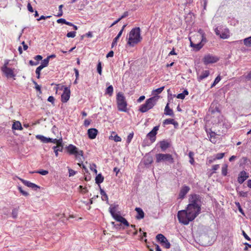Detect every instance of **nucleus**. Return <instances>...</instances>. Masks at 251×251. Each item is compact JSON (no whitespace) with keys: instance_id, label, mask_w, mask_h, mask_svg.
Instances as JSON below:
<instances>
[{"instance_id":"obj_1","label":"nucleus","mask_w":251,"mask_h":251,"mask_svg":"<svg viewBox=\"0 0 251 251\" xmlns=\"http://www.w3.org/2000/svg\"><path fill=\"white\" fill-rule=\"evenodd\" d=\"M201 207L192 205H188L186 210L179 211L177 218L179 223L185 225L193 221L201 213Z\"/></svg>"},{"instance_id":"obj_2","label":"nucleus","mask_w":251,"mask_h":251,"mask_svg":"<svg viewBox=\"0 0 251 251\" xmlns=\"http://www.w3.org/2000/svg\"><path fill=\"white\" fill-rule=\"evenodd\" d=\"M141 30L139 27H135L131 29L129 33L127 44L130 47H134L140 42L142 39L141 36Z\"/></svg>"},{"instance_id":"obj_3","label":"nucleus","mask_w":251,"mask_h":251,"mask_svg":"<svg viewBox=\"0 0 251 251\" xmlns=\"http://www.w3.org/2000/svg\"><path fill=\"white\" fill-rule=\"evenodd\" d=\"M159 97V96H154L147 100L146 102L140 106L139 111L145 113L151 109L155 104Z\"/></svg>"},{"instance_id":"obj_4","label":"nucleus","mask_w":251,"mask_h":251,"mask_svg":"<svg viewBox=\"0 0 251 251\" xmlns=\"http://www.w3.org/2000/svg\"><path fill=\"white\" fill-rule=\"evenodd\" d=\"M116 101L119 111L122 112L127 111V102L126 98L122 93L119 92L117 94Z\"/></svg>"},{"instance_id":"obj_5","label":"nucleus","mask_w":251,"mask_h":251,"mask_svg":"<svg viewBox=\"0 0 251 251\" xmlns=\"http://www.w3.org/2000/svg\"><path fill=\"white\" fill-rule=\"evenodd\" d=\"M66 150L71 155H74L75 158L79 162L82 161L83 152L82 150H79L75 146L70 144L66 148Z\"/></svg>"},{"instance_id":"obj_6","label":"nucleus","mask_w":251,"mask_h":251,"mask_svg":"<svg viewBox=\"0 0 251 251\" xmlns=\"http://www.w3.org/2000/svg\"><path fill=\"white\" fill-rule=\"evenodd\" d=\"M156 162L160 163L161 162H168L170 164L174 162V159L172 155L168 153H157L155 155Z\"/></svg>"},{"instance_id":"obj_7","label":"nucleus","mask_w":251,"mask_h":251,"mask_svg":"<svg viewBox=\"0 0 251 251\" xmlns=\"http://www.w3.org/2000/svg\"><path fill=\"white\" fill-rule=\"evenodd\" d=\"M189 204L193 206L201 207V197L197 194L191 195L189 199Z\"/></svg>"},{"instance_id":"obj_8","label":"nucleus","mask_w":251,"mask_h":251,"mask_svg":"<svg viewBox=\"0 0 251 251\" xmlns=\"http://www.w3.org/2000/svg\"><path fill=\"white\" fill-rule=\"evenodd\" d=\"M0 70L7 78H14L15 79L14 77L16 75L14 72V69H11L6 66H2Z\"/></svg>"},{"instance_id":"obj_9","label":"nucleus","mask_w":251,"mask_h":251,"mask_svg":"<svg viewBox=\"0 0 251 251\" xmlns=\"http://www.w3.org/2000/svg\"><path fill=\"white\" fill-rule=\"evenodd\" d=\"M202 60L205 65H208L217 62L219 60V58L212 54H208L204 56Z\"/></svg>"},{"instance_id":"obj_10","label":"nucleus","mask_w":251,"mask_h":251,"mask_svg":"<svg viewBox=\"0 0 251 251\" xmlns=\"http://www.w3.org/2000/svg\"><path fill=\"white\" fill-rule=\"evenodd\" d=\"M156 238L158 241L160 242L162 246L166 249H169L171 245L167 238L162 234H158L156 236Z\"/></svg>"},{"instance_id":"obj_11","label":"nucleus","mask_w":251,"mask_h":251,"mask_svg":"<svg viewBox=\"0 0 251 251\" xmlns=\"http://www.w3.org/2000/svg\"><path fill=\"white\" fill-rule=\"evenodd\" d=\"M71 91L70 88L67 87H64L63 93L61 95V101L62 102H67L70 97Z\"/></svg>"},{"instance_id":"obj_12","label":"nucleus","mask_w":251,"mask_h":251,"mask_svg":"<svg viewBox=\"0 0 251 251\" xmlns=\"http://www.w3.org/2000/svg\"><path fill=\"white\" fill-rule=\"evenodd\" d=\"M19 179L26 186L28 187H29L31 189H32L34 190H37V189H39L40 188L39 186L37 185L36 184L32 183L30 181L24 180L22 178H19Z\"/></svg>"},{"instance_id":"obj_13","label":"nucleus","mask_w":251,"mask_h":251,"mask_svg":"<svg viewBox=\"0 0 251 251\" xmlns=\"http://www.w3.org/2000/svg\"><path fill=\"white\" fill-rule=\"evenodd\" d=\"M249 176L248 174L244 171H241L238 177V182L240 184L243 183L248 178Z\"/></svg>"},{"instance_id":"obj_14","label":"nucleus","mask_w":251,"mask_h":251,"mask_svg":"<svg viewBox=\"0 0 251 251\" xmlns=\"http://www.w3.org/2000/svg\"><path fill=\"white\" fill-rule=\"evenodd\" d=\"M204 32L201 29H200L198 31V34L194 36L193 37V39L195 37L198 38H200L201 39V41L200 43H202V46L204 45V44L206 42L207 40L206 38L204 36Z\"/></svg>"},{"instance_id":"obj_15","label":"nucleus","mask_w":251,"mask_h":251,"mask_svg":"<svg viewBox=\"0 0 251 251\" xmlns=\"http://www.w3.org/2000/svg\"><path fill=\"white\" fill-rule=\"evenodd\" d=\"M189 40L190 41L191 47L193 48L196 51H198L202 48V43L198 42L197 43H194L192 40V37H190Z\"/></svg>"},{"instance_id":"obj_16","label":"nucleus","mask_w":251,"mask_h":251,"mask_svg":"<svg viewBox=\"0 0 251 251\" xmlns=\"http://www.w3.org/2000/svg\"><path fill=\"white\" fill-rule=\"evenodd\" d=\"M98 131L96 128H90L88 130V135L90 139H94L96 138L98 134Z\"/></svg>"},{"instance_id":"obj_17","label":"nucleus","mask_w":251,"mask_h":251,"mask_svg":"<svg viewBox=\"0 0 251 251\" xmlns=\"http://www.w3.org/2000/svg\"><path fill=\"white\" fill-rule=\"evenodd\" d=\"M190 190L189 187L187 186H183L179 194V198L180 199H183L185 195L189 192Z\"/></svg>"},{"instance_id":"obj_18","label":"nucleus","mask_w":251,"mask_h":251,"mask_svg":"<svg viewBox=\"0 0 251 251\" xmlns=\"http://www.w3.org/2000/svg\"><path fill=\"white\" fill-rule=\"evenodd\" d=\"M135 210L137 213V215L136 216V218L138 220L143 219L145 214L143 210L139 207H136Z\"/></svg>"},{"instance_id":"obj_19","label":"nucleus","mask_w":251,"mask_h":251,"mask_svg":"<svg viewBox=\"0 0 251 251\" xmlns=\"http://www.w3.org/2000/svg\"><path fill=\"white\" fill-rule=\"evenodd\" d=\"M159 144L160 147L162 151H166L170 147L169 143L166 140H163L160 141L159 142Z\"/></svg>"},{"instance_id":"obj_20","label":"nucleus","mask_w":251,"mask_h":251,"mask_svg":"<svg viewBox=\"0 0 251 251\" xmlns=\"http://www.w3.org/2000/svg\"><path fill=\"white\" fill-rule=\"evenodd\" d=\"M210 73L208 70L203 71L201 74L198 76V80L201 81L203 79L207 77L209 75Z\"/></svg>"},{"instance_id":"obj_21","label":"nucleus","mask_w":251,"mask_h":251,"mask_svg":"<svg viewBox=\"0 0 251 251\" xmlns=\"http://www.w3.org/2000/svg\"><path fill=\"white\" fill-rule=\"evenodd\" d=\"M36 138L40 140L41 142L44 143H50V141L51 140L50 138H47L41 135H37L36 136Z\"/></svg>"},{"instance_id":"obj_22","label":"nucleus","mask_w":251,"mask_h":251,"mask_svg":"<svg viewBox=\"0 0 251 251\" xmlns=\"http://www.w3.org/2000/svg\"><path fill=\"white\" fill-rule=\"evenodd\" d=\"M164 114L166 115H169L170 116H173L174 115L173 110L170 109L169 107V103L167 104L165 108Z\"/></svg>"},{"instance_id":"obj_23","label":"nucleus","mask_w":251,"mask_h":251,"mask_svg":"<svg viewBox=\"0 0 251 251\" xmlns=\"http://www.w3.org/2000/svg\"><path fill=\"white\" fill-rule=\"evenodd\" d=\"M12 129L14 130H22L23 128L21 123L19 121L14 122L12 125Z\"/></svg>"},{"instance_id":"obj_24","label":"nucleus","mask_w":251,"mask_h":251,"mask_svg":"<svg viewBox=\"0 0 251 251\" xmlns=\"http://www.w3.org/2000/svg\"><path fill=\"white\" fill-rule=\"evenodd\" d=\"M128 15V13L127 11H126V12H125L124 13V14L119 18L117 20H116L115 21H114L112 24L110 25V27H112L114 25H116V24H117L118 22H119L122 19L126 18V17H127V16Z\"/></svg>"},{"instance_id":"obj_25","label":"nucleus","mask_w":251,"mask_h":251,"mask_svg":"<svg viewBox=\"0 0 251 251\" xmlns=\"http://www.w3.org/2000/svg\"><path fill=\"white\" fill-rule=\"evenodd\" d=\"M122 34V30H121L119 31V32L118 33L117 36L114 39V40L112 42V45H111L112 48H113L114 46H115L117 45V41L118 40L119 38L121 36Z\"/></svg>"},{"instance_id":"obj_26","label":"nucleus","mask_w":251,"mask_h":251,"mask_svg":"<svg viewBox=\"0 0 251 251\" xmlns=\"http://www.w3.org/2000/svg\"><path fill=\"white\" fill-rule=\"evenodd\" d=\"M152 161H153L152 157L150 155L146 156L144 158V162L145 165H150V164H151Z\"/></svg>"},{"instance_id":"obj_27","label":"nucleus","mask_w":251,"mask_h":251,"mask_svg":"<svg viewBox=\"0 0 251 251\" xmlns=\"http://www.w3.org/2000/svg\"><path fill=\"white\" fill-rule=\"evenodd\" d=\"M50 139H51V140L50 141V142L56 144H57L56 146H58V147L62 146V138H60L59 139L50 138Z\"/></svg>"},{"instance_id":"obj_28","label":"nucleus","mask_w":251,"mask_h":251,"mask_svg":"<svg viewBox=\"0 0 251 251\" xmlns=\"http://www.w3.org/2000/svg\"><path fill=\"white\" fill-rule=\"evenodd\" d=\"M156 133L154 131H150L147 135V136L150 138L151 142H154L155 141V135H156Z\"/></svg>"},{"instance_id":"obj_29","label":"nucleus","mask_w":251,"mask_h":251,"mask_svg":"<svg viewBox=\"0 0 251 251\" xmlns=\"http://www.w3.org/2000/svg\"><path fill=\"white\" fill-rule=\"evenodd\" d=\"M104 177L102 176L101 174L98 175L95 178L96 183L98 184L102 183Z\"/></svg>"},{"instance_id":"obj_30","label":"nucleus","mask_w":251,"mask_h":251,"mask_svg":"<svg viewBox=\"0 0 251 251\" xmlns=\"http://www.w3.org/2000/svg\"><path fill=\"white\" fill-rule=\"evenodd\" d=\"M113 93V87L112 85L109 86L106 89L105 94H108L109 96H111Z\"/></svg>"},{"instance_id":"obj_31","label":"nucleus","mask_w":251,"mask_h":251,"mask_svg":"<svg viewBox=\"0 0 251 251\" xmlns=\"http://www.w3.org/2000/svg\"><path fill=\"white\" fill-rule=\"evenodd\" d=\"M100 195H101V198L103 201H108V196L103 190L100 188Z\"/></svg>"},{"instance_id":"obj_32","label":"nucleus","mask_w":251,"mask_h":251,"mask_svg":"<svg viewBox=\"0 0 251 251\" xmlns=\"http://www.w3.org/2000/svg\"><path fill=\"white\" fill-rule=\"evenodd\" d=\"M49 62V60H48V58H46L42 61L41 64L39 66L42 69H43L44 68L47 67L48 65Z\"/></svg>"},{"instance_id":"obj_33","label":"nucleus","mask_w":251,"mask_h":251,"mask_svg":"<svg viewBox=\"0 0 251 251\" xmlns=\"http://www.w3.org/2000/svg\"><path fill=\"white\" fill-rule=\"evenodd\" d=\"M18 211H19V207L14 208L13 209L12 211V216L14 219H16L17 218Z\"/></svg>"},{"instance_id":"obj_34","label":"nucleus","mask_w":251,"mask_h":251,"mask_svg":"<svg viewBox=\"0 0 251 251\" xmlns=\"http://www.w3.org/2000/svg\"><path fill=\"white\" fill-rule=\"evenodd\" d=\"M176 122H175L174 119H167L164 120L163 122V124L165 125L173 124L175 125Z\"/></svg>"},{"instance_id":"obj_35","label":"nucleus","mask_w":251,"mask_h":251,"mask_svg":"<svg viewBox=\"0 0 251 251\" xmlns=\"http://www.w3.org/2000/svg\"><path fill=\"white\" fill-rule=\"evenodd\" d=\"M164 86H162L161 87L157 88V89H156L155 90H153L152 92V94L153 95H156L155 93H156L157 94H159L161 93L162 92V91L164 90Z\"/></svg>"},{"instance_id":"obj_36","label":"nucleus","mask_w":251,"mask_h":251,"mask_svg":"<svg viewBox=\"0 0 251 251\" xmlns=\"http://www.w3.org/2000/svg\"><path fill=\"white\" fill-rule=\"evenodd\" d=\"M244 43L246 46L251 47V36L244 40Z\"/></svg>"},{"instance_id":"obj_37","label":"nucleus","mask_w":251,"mask_h":251,"mask_svg":"<svg viewBox=\"0 0 251 251\" xmlns=\"http://www.w3.org/2000/svg\"><path fill=\"white\" fill-rule=\"evenodd\" d=\"M227 173V165L226 164H224L222 168V174L226 176Z\"/></svg>"},{"instance_id":"obj_38","label":"nucleus","mask_w":251,"mask_h":251,"mask_svg":"<svg viewBox=\"0 0 251 251\" xmlns=\"http://www.w3.org/2000/svg\"><path fill=\"white\" fill-rule=\"evenodd\" d=\"M189 157L190 158L189 162L191 164H193L194 163V153L192 151H190L188 154Z\"/></svg>"},{"instance_id":"obj_39","label":"nucleus","mask_w":251,"mask_h":251,"mask_svg":"<svg viewBox=\"0 0 251 251\" xmlns=\"http://www.w3.org/2000/svg\"><path fill=\"white\" fill-rule=\"evenodd\" d=\"M109 138L114 140L116 142L121 141V138L117 134L115 135L114 136H111Z\"/></svg>"},{"instance_id":"obj_40","label":"nucleus","mask_w":251,"mask_h":251,"mask_svg":"<svg viewBox=\"0 0 251 251\" xmlns=\"http://www.w3.org/2000/svg\"><path fill=\"white\" fill-rule=\"evenodd\" d=\"M114 219H115L117 221L121 222L123 219L124 218L123 217H122L121 215L116 214L114 216H112Z\"/></svg>"},{"instance_id":"obj_41","label":"nucleus","mask_w":251,"mask_h":251,"mask_svg":"<svg viewBox=\"0 0 251 251\" xmlns=\"http://www.w3.org/2000/svg\"><path fill=\"white\" fill-rule=\"evenodd\" d=\"M221 78L220 75H218L216 77V78L215 79L213 83L211 85V87H213L215 86L220 80Z\"/></svg>"},{"instance_id":"obj_42","label":"nucleus","mask_w":251,"mask_h":251,"mask_svg":"<svg viewBox=\"0 0 251 251\" xmlns=\"http://www.w3.org/2000/svg\"><path fill=\"white\" fill-rule=\"evenodd\" d=\"M18 189L20 192V193L24 196L27 197L29 195V194L27 192L23 190L22 187L18 186Z\"/></svg>"},{"instance_id":"obj_43","label":"nucleus","mask_w":251,"mask_h":251,"mask_svg":"<svg viewBox=\"0 0 251 251\" xmlns=\"http://www.w3.org/2000/svg\"><path fill=\"white\" fill-rule=\"evenodd\" d=\"M109 211L110 213V214H111L112 216H114V215H115L116 213V206H114V207H109Z\"/></svg>"},{"instance_id":"obj_44","label":"nucleus","mask_w":251,"mask_h":251,"mask_svg":"<svg viewBox=\"0 0 251 251\" xmlns=\"http://www.w3.org/2000/svg\"><path fill=\"white\" fill-rule=\"evenodd\" d=\"M220 37L223 39H227L229 37V34L227 32H224L220 33Z\"/></svg>"},{"instance_id":"obj_45","label":"nucleus","mask_w":251,"mask_h":251,"mask_svg":"<svg viewBox=\"0 0 251 251\" xmlns=\"http://www.w3.org/2000/svg\"><path fill=\"white\" fill-rule=\"evenodd\" d=\"M97 71L98 73L101 75V72H102V67H101V64L100 62H99L98 65H97Z\"/></svg>"},{"instance_id":"obj_46","label":"nucleus","mask_w":251,"mask_h":251,"mask_svg":"<svg viewBox=\"0 0 251 251\" xmlns=\"http://www.w3.org/2000/svg\"><path fill=\"white\" fill-rule=\"evenodd\" d=\"M224 155H225V153H217L216 154V155L215 158H214V160L221 159L223 158Z\"/></svg>"},{"instance_id":"obj_47","label":"nucleus","mask_w":251,"mask_h":251,"mask_svg":"<svg viewBox=\"0 0 251 251\" xmlns=\"http://www.w3.org/2000/svg\"><path fill=\"white\" fill-rule=\"evenodd\" d=\"M75 35H76V32L75 31H71V32H68L66 36L67 37H69V38H74L75 36Z\"/></svg>"},{"instance_id":"obj_48","label":"nucleus","mask_w":251,"mask_h":251,"mask_svg":"<svg viewBox=\"0 0 251 251\" xmlns=\"http://www.w3.org/2000/svg\"><path fill=\"white\" fill-rule=\"evenodd\" d=\"M43 69L42 68H41L40 66L38 67L36 69V71H35V73L37 75V77L38 78H40V71L42 70Z\"/></svg>"},{"instance_id":"obj_49","label":"nucleus","mask_w":251,"mask_h":251,"mask_svg":"<svg viewBox=\"0 0 251 251\" xmlns=\"http://www.w3.org/2000/svg\"><path fill=\"white\" fill-rule=\"evenodd\" d=\"M133 133L132 132V133H130L129 134V135H128L127 137V139H126V142L129 144L132 139L133 138Z\"/></svg>"},{"instance_id":"obj_50","label":"nucleus","mask_w":251,"mask_h":251,"mask_svg":"<svg viewBox=\"0 0 251 251\" xmlns=\"http://www.w3.org/2000/svg\"><path fill=\"white\" fill-rule=\"evenodd\" d=\"M36 173H38V174H40L42 175H47L48 173H49V172L47 170H40V171H37Z\"/></svg>"},{"instance_id":"obj_51","label":"nucleus","mask_w":251,"mask_h":251,"mask_svg":"<svg viewBox=\"0 0 251 251\" xmlns=\"http://www.w3.org/2000/svg\"><path fill=\"white\" fill-rule=\"evenodd\" d=\"M176 98L177 99L183 100L185 98V94H184V93H180L177 95Z\"/></svg>"},{"instance_id":"obj_52","label":"nucleus","mask_w":251,"mask_h":251,"mask_svg":"<svg viewBox=\"0 0 251 251\" xmlns=\"http://www.w3.org/2000/svg\"><path fill=\"white\" fill-rule=\"evenodd\" d=\"M69 176H74L76 172L74 170L70 169H69Z\"/></svg>"},{"instance_id":"obj_53","label":"nucleus","mask_w":251,"mask_h":251,"mask_svg":"<svg viewBox=\"0 0 251 251\" xmlns=\"http://www.w3.org/2000/svg\"><path fill=\"white\" fill-rule=\"evenodd\" d=\"M27 9L29 11H30V12H33L34 10H33V9L31 6V5L30 4V3H28L27 4Z\"/></svg>"},{"instance_id":"obj_54","label":"nucleus","mask_w":251,"mask_h":251,"mask_svg":"<svg viewBox=\"0 0 251 251\" xmlns=\"http://www.w3.org/2000/svg\"><path fill=\"white\" fill-rule=\"evenodd\" d=\"M121 223L123 224L124 225H125L126 226H129V224H128V222L124 218L123 219V220Z\"/></svg>"},{"instance_id":"obj_55","label":"nucleus","mask_w":251,"mask_h":251,"mask_svg":"<svg viewBox=\"0 0 251 251\" xmlns=\"http://www.w3.org/2000/svg\"><path fill=\"white\" fill-rule=\"evenodd\" d=\"M66 21L64 19H59L57 20V22L59 24H65Z\"/></svg>"},{"instance_id":"obj_56","label":"nucleus","mask_w":251,"mask_h":251,"mask_svg":"<svg viewBox=\"0 0 251 251\" xmlns=\"http://www.w3.org/2000/svg\"><path fill=\"white\" fill-rule=\"evenodd\" d=\"M42 59V56L40 55H37L34 57V59L38 62L40 60H41Z\"/></svg>"},{"instance_id":"obj_57","label":"nucleus","mask_w":251,"mask_h":251,"mask_svg":"<svg viewBox=\"0 0 251 251\" xmlns=\"http://www.w3.org/2000/svg\"><path fill=\"white\" fill-rule=\"evenodd\" d=\"M33 83L35 84V89L39 91H40L41 90V87L35 81H33Z\"/></svg>"},{"instance_id":"obj_58","label":"nucleus","mask_w":251,"mask_h":251,"mask_svg":"<svg viewBox=\"0 0 251 251\" xmlns=\"http://www.w3.org/2000/svg\"><path fill=\"white\" fill-rule=\"evenodd\" d=\"M50 16H46H46H44L43 15H42L39 19H37V20L38 21H40L41 20H45V19H46L47 18H50Z\"/></svg>"},{"instance_id":"obj_59","label":"nucleus","mask_w":251,"mask_h":251,"mask_svg":"<svg viewBox=\"0 0 251 251\" xmlns=\"http://www.w3.org/2000/svg\"><path fill=\"white\" fill-rule=\"evenodd\" d=\"M48 100L49 101V102H51L52 103H54V98L52 96H50L48 99Z\"/></svg>"},{"instance_id":"obj_60","label":"nucleus","mask_w":251,"mask_h":251,"mask_svg":"<svg viewBox=\"0 0 251 251\" xmlns=\"http://www.w3.org/2000/svg\"><path fill=\"white\" fill-rule=\"evenodd\" d=\"M91 121L89 120L86 119L84 122V125L85 126H88L90 124Z\"/></svg>"},{"instance_id":"obj_61","label":"nucleus","mask_w":251,"mask_h":251,"mask_svg":"<svg viewBox=\"0 0 251 251\" xmlns=\"http://www.w3.org/2000/svg\"><path fill=\"white\" fill-rule=\"evenodd\" d=\"M114 55V52L113 51H109L108 54L106 55V57L107 58H108V57H113Z\"/></svg>"},{"instance_id":"obj_62","label":"nucleus","mask_w":251,"mask_h":251,"mask_svg":"<svg viewBox=\"0 0 251 251\" xmlns=\"http://www.w3.org/2000/svg\"><path fill=\"white\" fill-rule=\"evenodd\" d=\"M74 71L75 73V76L76 77V79H77L78 78L79 76V72L78 70L75 68L74 69Z\"/></svg>"},{"instance_id":"obj_63","label":"nucleus","mask_w":251,"mask_h":251,"mask_svg":"<svg viewBox=\"0 0 251 251\" xmlns=\"http://www.w3.org/2000/svg\"><path fill=\"white\" fill-rule=\"evenodd\" d=\"M29 64L31 66H36V65H37L39 64V62H34V61H33L32 60H30L29 61Z\"/></svg>"},{"instance_id":"obj_64","label":"nucleus","mask_w":251,"mask_h":251,"mask_svg":"<svg viewBox=\"0 0 251 251\" xmlns=\"http://www.w3.org/2000/svg\"><path fill=\"white\" fill-rule=\"evenodd\" d=\"M246 78L251 81V71L247 75Z\"/></svg>"}]
</instances>
